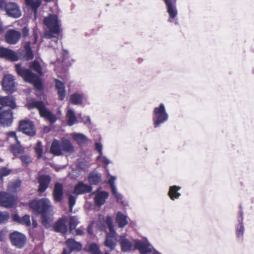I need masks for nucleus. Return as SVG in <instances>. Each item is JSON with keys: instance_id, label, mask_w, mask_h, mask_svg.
Here are the masks:
<instances>
[{"instance_id": "1", "label": "nucleus", "mask_w": 254, "mask_h": 254, "mask_svg": "<svg viewBox=\"0 0 254 254\" xmlns=\"http://www.w3.org/2000/svg\"><path fill=\"white\" fill-rule=\"evenodd\" d=\"M44 23L49 29L45 33V37L47 39H53L57 43L60 34V24L58 16L56 14H49L44 19Z\"/></svg>"}, {"instance_id": "2", "label": "nucleus", "mask_w": 254, "mask_h": 254, "mask_svg": "<svg viewBox=\"0 0 254 254\" xmlns=\"http://www.w3.org/2000/svg\"><path fill=\"white\" fill-rule=\"evenodd\" d=\"M15 67L18 75L21 76L25 81L32 83L37 90L39 91L43 90V84L39 76L33 73L29 69L22 66L20 64H16Z\"/></svg>"}, {"instance_id": "3", "label": "nucleus", "mask_w": 254, "mask_h": 254, "mask_svg": "<svg viewBox=\"0 0 254 254\" xmlns=\"http://www.w3.org/2000/svg\"><path fill=\"white\" fill-rule=\"evenodd\" d=\"M74 150L70 140L65 137H62L61 140L54 139L50 147V152L55 156H61L63 153H71Z\"/></svg>"}, {"instance_id": "4", "label": "nucleus", "mask_w": 254, "mask_h": 254, "mask_svg": "<svg viewBox=\"0 0 254 254\" xmlns=\"http://www.w3.org/2000/svg\"><path fill=\"white\" fill-rule=\"evenodd\" d=\"M27 106L30 110L34 108L38 109L41 116L45 118L51 124H54L57 120L56 115L47 110L44 103L42 101H33L28 103Z\"/></svg>"}, {"instance_id": "5", "label": "nucleus", "mask_w": 254, "mask_h": 254, "mask_svg": "<svg viewBox=\"0 0 254 254\" xmlns=\"http://www.w3.org/2000/svg\"><path fill=\"white\" fill-rule=\"evenodd\" d=\"M168 118L169 115L163 103L160 104L159 107L154 108L152 114V122L155 128L159 127L167 122Z\"/></svg>"}, {"instance_id": "6", "label": "nucleus", "mask_w": 254, "mask_h": 254, "mask_svg": "<svg viewBox=\"0 0 254 254\" xmlns=\"http://www.w3.org/2000/svg\"><path fill=\"white\" fill-rule=\"evenodd\" d=\"M21 34L23 39L22 46L25 51L24 58L27 61L32 60L34 58V54L31 46L32 42L29 36V28L27 26L22 27Z\"/></svg>"}, {"instance_id": "7", "label": "nucleus", "mask_w": 254, "mask_h": 254, "mask_svg": "<svg viewBox=\"0 0 254 254\" xmlns=\"http://www.w3.org/2000/svg\"><path fill=\"white\" fill-rule=\"evenodd\" d=\"M0 8L6 12L8 16L17 18L21 16L18 5L13 2H7L5 0H0Z\"/></svg>"}, {"instance_id": "8", "label": "nucleus", "mask_w": 254, "mask_h": 254, "mask_svg": "<svg viewBox=\"0 0 254 254\" xmlns=\"http://www.w3.org/2000/svg\"><path fill=\"white\" fill-rule=\"evenodd\" d=\"M50 206L51 202L46 198L34 200L30 203V207L36 214L47 212Z\"/></svg>"}, {"instance_id": "9", "label": "nucleus", "mask_w": 254, "mask_h": 254, "mask_svg": "<svg viewBox=\"0 0 254 254\" xmlns=\"http://www.w3.org/2000/svg\"><path fill=\"white\" fill-rule=\"evenodd\" d=\"M9 239L12 245L19 249L23 248L26 242V236L18 231L10 233Z\"/></svg>"}, {"instance_id": "10", "label": "nucleus", "mask_w": 254, "mask_h": 254, "mask_svg": "<svg viewBox=\"0 0 254 254\" xmlns=\"http://www.w3.org/2000/svg\"><path fill=\"white\" fill-rule=\"evenodd\" d=\"M2 88L6 93H12L16 90V83L14 76L11 74L5 75L1 83Z\"/></svg>"}, {"instance_id": "11", "label": "nucleus", "mask_w": 254, "mask_h": 254, "mask_svg": "<svg viewBox=\"0 0 254 254\" xmlns=\"http://www.w3.org/2000/svg\"><path fill=\"white\" fill-rule=\"evenodd\" d=\"M19 129L25 134L32 136L35 135L36 130L32 122L29 120H22L19 123Z\"/></svg>"}, {"instance_id": "12", "label": "nucleus", "mask_w": 254, "mask_h": 254, "mask_svg": "<svg viewBox=\"0 0 254 254\" xmlns=\"http://www.w3.org/2000/svg\"><path fill=\"white\" fill-rule=\"evenodd\" d=\"M13 121V112L10 109L0 111V124L5 127L10 126Z\"/></svg>"}, {"instance_id": "13", "label": "nucleus", "mask_w": 254, "mask_h": 254, "mask_svg": "<svg viewBox=\"0 0 254 254\" xmlns=\"http://www.w3.org/2000/svg\"><path fill=\"white\" fill-rule=\"evenodd\" d=\"M15 201L14 196L12 194L6 192H0V206L8 208H11Z\"/></svg>"}, {"instance_id": "14", "label": "nucleus", "mask_w": 254, "mask_h": 254, "mask_svg": "<svg viewBox=\"0 0 254 254\" xmlns=\"http://www.w3.org/2000/svg\"><path fill=\"white\" fill-rule=\"evenodd\" d=\"M239 216L238 218V224L236 226V234L237 239L240 241L243 240L245 227L243 224V212L242 206L240 205Z\"/></svg>"}, {"instance_id": "15", "label": "nucleus", "mask_w": 254, "mask_h": 254, "mask_svg": "<svg viewBox=\"0 0 254 254\" xmlns=\"http://www.w3.org/2000/svg\"><path fill=\"white\" fill-rule=\"evenodd\" d=\"M21 37L20 32L14 29L8 30L5 35L6 42L9 44H15L19 41Z\"/></svg>"}, {"instance_id": "16", "label": "nucleus", "mask_w": 254, "mask_h": 254, "mask_svg": "<svg viewBox=\"0 0 254 254\" xmlns=\"http://www.w3.org/2000/svg\"><path fill=\"white\" fill-rule=\"evenodd\" d=\"M134 248L138 250L141 254H150L153 247L147 241L143 242L138 240L135 242Z\"/></svg>"}, {"instance_id": "17", "label": "nucleus", "mask_w": 254, "mask_h": 254, "mask_svg": "<svg viewBox=\"0 0 254 254\" xmlns=\"http://www.w3.org/2000/svg\"><path fill=\"white\" fill-rule=\"evenodd\" d=\"M0 58H4L11 61H17L18 56L14 51L4 47H0Z\"/></svg>"}, {"instance_id": "18", "label": "nucleus", "mask_w": 254, "mask_h": 254, "mask_svg": "<svg viewBox=\"0 0 254 254\" xmlns=\"http://www.w3.org/2000/svg\"><path fill=\"white\" fill-rule=\"evenodd\" d=\"M37 180L39 184L38 191L40 193H42L48 188L51 181V178L48 175L43 174L40 175Z\"/></svg>"}, {"instance_id": "19", "label": "nucleus", "mask_w": 254, "mask_h": 254, "mask_svg": "<svg viewBox=\"0 0 254 254\" xmlns=\"http://www.w3.org/2000/svg\"><path fill=\"white\" fill-rule=\"evenodd\" d=\"M87 180L90 186H97L102 181V175L96 170H94L89 173Z\"/></svg>"}, {"instance_id": "20", "label": "nucleus", "mask_w": 254, "mask_h": 254, "mask_svg": "<svg viewBox=\"0 0 254 254\" xmlns=\"http://www.w3.org/2000/svg\"><path fill=\"white\" fill-rule=\"evenodd\" d=\"M92 190V187L90 185L79 182L75 185L73 190V193L77 195L90 192Z\"/></svg>"}, {"instance_id": "21", "label": "nucleus", "mask_w": 254, "mask_h": 254, "mask_svg": "<svg viewBox=\"0 0 254 254\" xmlns=\"http://www.w3.org/2000/svg\"><path fill=\"white\" fill-rule=\"evenodd\" d=\"M94 193H96L94 198L95 203L98 206L103 205L109 196V193L104 190L98 191L97 190Z\"/></svg>"}, {"instance_id": "22", "label": "nucleus", "mask_w": 254, "mask_h": 254, "mask_svg": "<svg viewBox=\"0 0 254 254\" xmlns=\"http://www.w3.org/2000/svg\"><path fill=\"white\" fill-rule=\"evenodd\" d=\"M54 200L57 202H60L63 199L64 195L63 186L62 184L56 183L55 184L53 193Z\"/></svg>"}, {"instance_id": "23", "label": "nucleus", "mask_w": 254, "mask_h": 254, "mask_svg": "<svg viewBox=\"0 0 254 254\" xmlns=\"http://www.w3.org/2000/svg\"><path fill=\"white\" fill-rule=\"evenodd\" d=\"M117 233H108L106 234V240L104 242L105 246L111 250L114 249L116 246Z\"/></svg>"}, {"instance_id": "24", "label": "nucleus", "mask_w": 254, "mask_h": 254, "mask_svg": "<svg viewBox=\"0 0 254 254\" xmlns=\"http://www.w3.org/2000/svg\"><path fill=\"white\" fill-rule=\"evenodd\" d=\"M55 87L58 92V98L63 101L65 97V89L64 83L58 79H55Z\"/></svg>"}, {"instance_id": "25", "label": "nucleus", "mask_w": 254, "mask_h": 254, "mask_svg": "<svg viewBox=\"0 0 254 254\" xmlns=\"http://www.w3.org/2000/svg\"><path fill=\"white\" fill-rule=\"evenodd\" d=\"M55 232L65 234L67 232V226L64 218H61L55 223L54 226Z\"/></svg>"}, {"instance_id": "26", "label": "nucleus", "mask_w": 254, "mask_h": 254, "mask_svg": "<svg viewBox=\"0 0 254 254\" xmlns=\"http://www.w3.org/2000/svg\"><path fill=\"white\" fill-rule=\"evenodd\" d=\"M0 105L3 107H9L11 109L16 108L15 100L12 96L0 97Z\"/></svg>"}, {"instance_id": "27", "label": "nucleus", "mask_w": 254, "mask_h": 254, "mask_svg": "<svg viewBox=\"0 0 254 254\" xmlns=\"http://www.w3.org/2000/svg\"><path fill=\"white\" fill-rule=\"evenodd\" d=\"M65 244L69 249L68 253L73 251L79 252L82 249V245L80 243L75 241L74 239H68L65 241Z\"/></svg>"}, {"instance_id": "28", "label": "nucleus", "mask_w": 254, "mask_h": 254, "mask_svg": "<svg viewBox=\"0 0 254 254\" xmlns=\"http://www.w3.org/2000/svg\"><path fill=\"white\" fill-rule=\"evenodd\" d=\"M26 6L34 13L35 18H36L38 8L42 4L41 0H25Z\"/></svg>"}, {"instance_id": "29", "label": "nucleus", "mask_w": 254, "mask_h": 254, "mask_svg": "<svg viewBox=\"0 0 254 254\" xmlns=\"http://www.w3.org/2000/svg\"><path fill=\"white\" fill-rule=\"evenodd\" d=\"M116 222L119 228H123L128 224L127 216L118 211L116 214Z\"/></svg>"}, {"instance_id": "30", "label": "nucleus", "mask_w": 254, "mask_h": 254, "mask_svg": "<svg viewBox=\"0 0 254 254\" xmlns=\"http://www.w3.org/2000/svg\"><path fill=\"white\" fill-rule=\"evenodd\" d=\"M120 245L121 250L124 253L129 252L132 247V243L127 239H126L124 237H122L121 238Z\"/></svg>"}, {"instance_id": "31", "label": "nucleus", "mask_w": 254, "mask_h": 254, "mask_svg": "<svg viewBox=\"0 0 254 254\" xmlns=\"http://www.w3.org/2000/svg\"><path fill=\"white\" fill-rule=\"evenodd\" d=\"M66 118L67 124L69 126H72L74 124H77L78 121L75 115L74 112L73 110L69 109L67 110L66 114Z\"/></svg>"}, {"instance_id": "32", "label": "nucleus", "mask_w": 254, "mask_h": 254, "mask_svg": "<svg viewBox=\"0 0 254 254\" xmlns=\"http://www.w3.org/2000/svg\"><path fill=\"white\" fill-rule=\"evenodd\" d=\"M181 189V187L177 186H171L169 188L168 195L171 199L174 200L178 199L181 196V193L178 191Z\"/></svg>"}, {"instance_id": "33", "label": "nucleus", "mask_w": 254, "mask_h": 254, "mask_svg": "<svg viewBox=\"0 0 254 254\" xmlns=\"http://www.w3.org/2000/svg\"><path fill=\"white\" fill-rule=\"evenodd\" d=\"M83 94L74 93L70 96V102L73 105H80L82 103Z\"/></svg>"}, {"instance_id": "34", "label": "nucleus", "mask_w": 254, "mask_h": 254, "mask_svg": "<svg viewBox=\"0 0 254 254\" xmlns=\"http://www.w3.org/2000/svg\"><path fill=\"white\" fill-rule=\"evenodd\" d=\"M167 11L171 18H174L177 15L178 11L176 8V0H174V3L167 6Z\"/></svg>"}, {"instance_id": "35", "label": "nucleus", "mask_w": 254, "mask_h": 254, "mask_svg": "<svg viewBox=\"0 0 254 254\" xmlns=\"http://www.w3.org/2000/svg\"><path fill=\"white\" fill-rule=\"evenodd\" d=\"M72 138L79 145L83 144L87 141V137L82 133H74L72 134Z\"/></svg>"}, {"instance_id": "36", "label": "nucleus", "mask_w": 254, "mask_h": 254, "mask_svg": "<svg viewBox=\"0 0 254 254\" xmlns=\"http://www.w3.org/2000/svg\"><path fill=\"white\" fill-rule=\"evenodd\" d=\"M30 67L40 75H43V72L41 66L39 62L37 61H34L30 63Z\"/></svg>"}, {"instance_id": "37", "label": "nucleus", "mask_w": 254, "mask_h": 254, "mask_svg": "<svg viewBox=\"0 0 254 254\" xmlns=\"http://www.w3.org/2000/svg\"><path fill=\"white\" fill-rule=\"evenodd\" d=\"M91 166V164L86 160L81 159L77 162V168L82 171H86Z\"/></svg>"}, {"instance_id": "38", "label": "nucleus", "mask_w": 254, "mask_h": 254, "mask_svg": "<svg viewBox=\"0 0 254 254\" xmlns=\"http://www.w3.org/2000/svg\"><path fill=\"white\" fill-rule=\"evenodd\" d=\"M11 151L14 156H16L17 154L22 153L24 152L23 148L20 145V142L17 143L16 144L11 145Z\"/></svg>"}, {"instance_id": "39", "label": "nucleus", "mask_w": 254, "mask_h": 254, "mask_svg": "<svg viewBox=\"0 0 254 254\" xmlns=\"http://www.w3.org/2000/svg\"><path fill=\"white\" fill-rule=\"evenodd\" d=\"M88 249V251L92 254H102L99 246L96 243H92L89 245Z\"/></svg>"}, {"instance_id": "40", "label": "nucleus", "mask_w": 254, "mask_h": 254, "mask_svg": "<svg viewBox=\"0 0 254 254\" xmlns=\"http://www.w3.org/2000/svg\"><path fill=\"white\" fill-rule=\"evenodd\" d=\"M78 223L79 221L76 216H70L69 220V230L72 231L74 230L76 228Z\"/></svg>"}, {"instance_id": "41", "label": "nucleus", "mask_w": 254, "mask_h": 254, "mask_svg": "<svg viewBox=\"0 0 254 254\" xmlns=\"http://www.w3.org/2000/svg\"><path fill=\"white\" fill-rule=\"evenodd\" d=\"M34 150L37 155L38 159H40L43 155V147L42 142L41 141L37 142L34 147Z\"/></svg>"}, {"instance_id": "42", "label": "nucleus", "mask_w": 254, "mask_h": 254, "mask_svg": "<svg viewBox=\"0 0 254 254\" xmlns=\"http://www.w3.org/2000/svg\"><path fill=\"white\" fill-rule=\"evenodd\" d=\"M106 224L107 225L110 232L114 233L116 232L113 222V219L110 216H107L105 220Z\"/></svg>"}, {"instance_id": "43", "label": "nucleus", "mask_w": 254, "mask_h": 254, "mask_svg": "<svg viewBox=\"0 0 254 254\" xmlns=\"http://www.w3.org/2000/svg\"><path fill=\"white\" fill-rule=\"evenodd\" d=\"M10 217L8 212L0 211V224L6 223Z\"/></svg>"}, {"instance_id": "44", "label": "nucleus", "mask_w": 254, "mask_h": 254, "mask_svg": "<svg viewBox=\"0 0 254 254\" xmlns=\"http://www.w3.org/2000/svg\"><path fill=\"white\" fill-rule=\"evenodd\" d=\"M20 158L25 166H28L32 161L31 157L28 155H21Z\"/></svg>"}, {"instance_id": "45", "label": "nucleus", "mask_w": 254, "mask_h": 254, "mask_svg": "<svg viewBox=\"0 0 254 254\" xmlns=\"http://www.w3.org/2000/svg\"><path fill=\"white\" fill-rule=\"evenodd\" d=\"M20 224L25 225L27 227L31 226V222L30 220V216L25 214L21 218V222Z\"/></svg>"}, {"instance_id": "46", "label": "nucleus", "mask_w": 254, "mask_h": 254, "mask_svg": "<svg viewBox=\"0 0 254 254\" xmlns=\"http://www.w3.org/2000/svg\"><path fill=\"white\" fill-rule=\"evenodd\" d=\"M41 214L42 224L45 226H47L50 222L49 217L48 216L47 212H44L43 213H41Z\"/></svg>"}, {"instance_id": "47", "label": "nucleus", "mask_w": 254, "mask_h": 254, "mask_svg": "<svg viewBox=\"0 0 254 254\" xmlns=\"http://www.w3.org/2000/svg\"><path fill=\"white\" fill-rule=\"evenodd\" d=\"M79 119H81V122L83 123L86 126L90 125L91 124V119L89 116L82 117L81 114L78 116Z\"/></svg>"}, {"instance_id": "48", "label": "nucleus", "mask_w": 254, "mask_h": 254, "mask_svg": "<svg viewBox=\"0 0 254 254\" xmlns=\"http://www.w3.org/2000/svg\"><path fill=\"white\" fill-rule=\"evenodd\" d=\"M11 172V170L6 167H2L0 169V179L2 181L4 177L8 176Z\"/></svg>"}, {"instance_id": "49", "label": "nucleus", "mask_w": 254, "mask_h": 254, "mask_svg": "<svg viewBox=\"0 0 254 254\" xmlns=\"http://www.w3.org/2000/svg\"><path fill=\"white\" fill-rule=\"evenodd\" d=\"M33 36H31L30 41L32 42L31 44H35L38 38V31L36 27L33 29Z\"/></svg>"}, {"instance_id": "50", "label": "nucleus", "mask_w": 254, "mask_h": 254, "mask_svg": "<svg viewBox=\"0 0 254 254\" xmlns=\"http://www.w3.org/2000/svg\"><path fill=\"white\" fill-rule=\"evenodd\" d=\"M76 202V198L72 195H70L68 197V204L69 207V211L72 212L73 206Z\"/></svg>"}, {"instance_id": "51", "label": "nucleus", "mask_w": 254, "mask_h": 254, "mask_svg": "<svg viewBox=\"0 0 254 254\" xmlns=\"http://www.w3.org/2000/svg\"><path fill=\"white\" fill-rule=\"evenodd\" d=\"M21 182L20 180H16L12 183L10 186L11 190L16 191L20 187Z\"/></svg>"}, {"instance_id": "52", "label": "nucleus", "mask_w": 254, "mask_h": 254, "mask_svg": "<svg viewBox=\"0 0 254 254\" xmlns=\"http://www.w3.org/2000/svg\"><path fill=\"white\" fill-rule=\"evenodd\" d=\"M97 159L100 160L106 166L108 165L110 163V161L105 156H104L103 154H102L101 155H99V156L97 157Z\"/></svg>"}, {"instance_id": "53", "label": "nucleus", "mask_w": 254, "mask_h": 254, "mask_svg": "<svg viewBox=\"0 0 254 254\" xmlns=\"http://www.w3.org/2000/svg\"><path fill=\"white\" fill-rule=\"evenodd\" d=\"M117 202L121 203L123 205H126L127 202L123 200V196L122 194L119 193L115 196Z\"/></svg>"}, {"instance_id": "54", "label": "nucleus", "mask_w": 254, "mask_h": 254, "mask_svg": "<svg viewBox=\"0 0 254 254\" xmlns=\"http://www.w3.org/2000/svg\"><path fill=\"white\" fill-rule=\"evenodd\" d=\"M102 145L100 142H96L95 143V148L96 150L98 151L99 155H101L103 154L102 152Z\"/></svg>"}, {"instance_id": "55", "label": "nucleus", "mask_w": 254, "mask_h": 254, "mask_svg": "<svg viewBox=\"0 0 254 254\" xmlns=\"http://www.w3.org/2000/svg\"><path fill=\"white\" fill-rule=\"evenodd\" d=\"M7 135L9 137H13L15 139V141H16V143H19V141L16 136V132L15 131H10L8 132Z\"/></svg>"}, {"instance_id": "56", "label": "nucleus", "mask_w": 254, "mask_h": 254, "mask_svg": "<svg viewBox=\"0 0 254 254\" xmlns=\"http://www.w3.org/2000/svg\"><path fill=\"white\" fill-rule=\"evenodd\" d=\"M12 220L18 224H20L21 218L17 214H15L12 216Z\"/></svg>"}, {"instance_id": "57", "label": "nucleus", "mask_w": 254, "mask_h": 254, "mask_svg": "<svg viewBox=\"0 0 254 254\" xmlns=\"http://www.w3.org/2000/svg\"><path fill=\"white\" fill-rule=\"evenodd\" d=\"M116 178L114 176H111L108 181V183L110 187L116 186L115 184V180Z\"/></svg>"}, {"instance_id": "58", "label": "nucleus", "mask_w": 254, "mask_h": 254, "mask_svg": "<svg viewBox=\"0 0 254 254\" xmlns=\"http://www.w3.org/2000/svg\"><path fill=\"white\" fill-rule=\"evenodd\" d=\"M87 232L88 234L92 235L93 233V224L92 223H90L88 225L87 227Z\"/></svg>"}, {"instance_id": "59", "label": "nucleus", "mask_w": 254, "mask_h": 254, "mask_svg": "<svg viewBox=\"0 0 254 254\" xmlns=\"http://www.w3.org/2000/svg\"><path fill=\"white\" fill-rule=\"evenodd\" d=\"M112 190V194L115 196L117 194L119 193V192L117 191V189L116 186L110 187Z\"/></svg>"}, {"instance_id": "60", "label": "nucleus", "mask_w": 254, "mask_h": 254, "mask_svg": "<svg viewBox=\"0 0 254 254\" xmlns=\"http://www.w3.org/2000/svg\"><path fill=\"white\" fill-rule=\"evenodd\" d=\"M167 6L174 3V0H164Z\"/></svg>"}, {"instance_id": "61", "label": "nucleus", "mask_w": 254, "mask_h": 254, "mask_svg": "<svg viewBox=\"0 0 254 254\" xmlns=\"http://www.w3.org/2000/svg\"><path fill=\"white\" fill-rule=\"evenodd\" d=\"M76 234L77 235H83L84 234V232L82 230L78 229L76 230Z\"/></svg>"}, {"instance_id": "62", "label": "nucleus", "mask_w": 254, "mask_h": 254, "mask_svg": "<svg viewBox=\"0 0 254 254\" xmlns=\"http://www.w3.org/2000/svg\"><path fill=\"white\" fill-rule=\"evenodd\" d=\"M3 31V27H2V25L1 24H0V34L2 33Z\"/></svg>"}, {"instance_id": "63", "label": "nucleus", "mask_w": 254, "mask_h": 254, "mask_svg": "<svg viewBox=\"0 0 254 254\" xmlns=\"http://www.w3.org/2000/svg\"><path fill=\"white\" fill-rule=\"evenodd\" d=\"M153 254H161L160 253L158 252L157 251L154 250Z\"/></svg>"}, {"instance_id": "64", "label": "nucleus", "mask_w": 254, "mask_h": 254, "mask_svg": "<svg viewBox=\"0 0 254 254\" xmlns=\"http://www.w3.org/2000/svg\"><path fill=\"white\" fill-rule=\"evenodd\" d=\"M62 254H66V250L65 249H64V250H63Z\"/></svg>"}]
</instances>
